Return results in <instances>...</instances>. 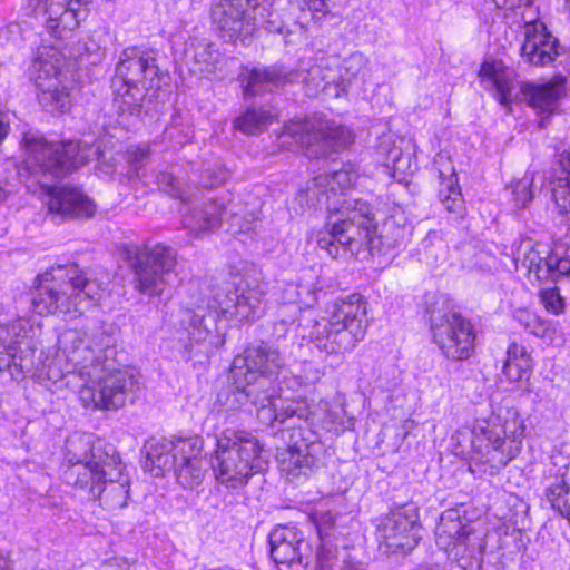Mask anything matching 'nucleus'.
I'll use <instances>...</instances> for the list:
<instances>
[{
    "instance_id": "37",
    "label": "nucleus",
    "mask_w": 570,
    "mask_h": 570,
    "mask_svg": "<svg viewBox=\"0 0 570 570\" xmlns=\"http://www.w3.org/2000/svg\"><path fill=\"white\" fill-rule=\"evenodd\" d=\"M273 121V115L263 109H247L234 121V127L246 134L256 135L264 131Z\"/></svg>"
},
{
    "instance_id": "34",
    "label": "nucleus",
    "mask_w": 570,
    "mask_h": 570,
    "mask_svg": "<svg viewBox=\"0 0 570 570\" xmlns=\"http://www.w3.org/2000/svg\"><path fill=\"white\" fill-rule=\"evenodd\" d=\"M562 91V83L531 85L527 88L525 96L534 109L551 114L556 110Z\"/></svg>"
},
{
    "instance_id": "4",
    "label": "nucleus",
    "mask_w": 570,
    "mask_h": 570,
    "mask_svg": "<svg viewBox=\"0 0 570 570\" xmlns=\"http://www.w3.org/2000/svg\"><path fill=\"white\" fill-rule=\"evenodd\" d=\"M59 343L85 383L79 397L86 407L118 410L138 387L135 376L125 370L110 368L102 361V348L96 337L78 328L66 330Z\"/></svg>"
},
{
    "instance_id": "26",
    "label": "nucleus",
    "mask_w": 570,
    "mask_h": 570,
    "mask_svg": "<svg viewBox=\"0 0 570 570\" xmlns=\"http://www.w3.org/2000/svg\"><path fill=\"white\" fill-rule=\"evenodd\" d=\"M124 470L125 466L120 459L115 468L106 470L107 478H104L98 490H92L91 500H98L104 509L110 511L126 507L129 498V479Z\"/></svg>"
},
{
    "instance_id": "53",
    "label": "nucleus",
    "mask_w": 570,
    "mask_h": 570,
    "mask_svg": "<svg viewBox=\"0 0 570 570\" xmlns=\"http://www.w3.org/2000/svg\"><path fill=\"white\" fill-rule=\"evenodd\" d=\"M8 134V125L0 120V144L6 138Z\"/></svg>"
},
{
    "instance_id": "33",
    "label": "nucleus",
    "mask_w": 570,
    "mask_h": 570,
    "mask_svg": "<svg viewBox=\"0 0 570 570\" xmlns=\"http://www.w3.org/2000/svg\"><path fill=\"white\" fill-rule=\"evenodd\" d=\"M114 104L120 118L138 117L142 106V101L149 89L144 86H128L124 83H115Z\"/></svg>"
},
{
    "instance_id": "38",
    "label": "nucleus",
    "mask_w": 570,
    "mask_h": 570,
    "mask_svg": "<svg viewBox=\"0 0 570 570\" xmlns=\"http://www.w3.org/2000/svg\"><path fill=\"white\" fill-rule=\"evenodd\" d=\"M533 174L527 173L510 185L512 200L517 208H525L533 199Z\"/></svg>"
},
{
    "instance_id": "7",
    "label": "nucleus",
    "mask_w": 570,
    "mask_h": 570,
    "mask_svg": "<svg viewBox=\"0 0 570 570\" xmlns=\"http://www.w3.org/2000/svg\"><path fill=\"white\" fill-rule=\"evenodd\" d=\"M262 446L252 433L225 430L216 439L212 468L216 480L229 489L248 483L263 469Z\"/></svg>"
},
{
    "instance_id": "47",
    "label": "nucleus",
    "mask_w": 570,
    "mask_h": 570,
    "mask_svg": "<svg viewBox=\"0 0 570 570\" xmlns=\"http://www.w3.org/2000/svg\"><path fill=\"white\" fill-rule=\"evenodd\" d=\"M135 564L129 563L126 559L114 558L106 564V570H132Z\"/></svg>"
},
{
    "instance_id": "22",
    "label": "nucleus",
    "mask_w": 570,
    "mask_h": 570,
    "mask_svg": "<svg viewBox=\"0 0 570 570\" xmlns=\"http://www.w3.org/2000/svg\"><path fill=\"white\" fill-rule=\"evenodd\" d=\"M531 239L523 240L515 253V261L520 262L530 276L541 282H557L561 276L570 277V257H560L540 250Z\"/></svg>"
},
{
    "instance_id": "50",
    "label": "nucleus",
    "mask_w": 570,
    "mask_h": 570,
    "mask_svg": "<svg viewBox=\"0 0 570 570\" xmlns=\"http://www.w3.org/2000/svg\"><path fill=\"white\" fill-rule=\"evenodd\" d=\"M0 570H13V562L9 552L0 551Z\"/></svg>"
},
{
    "instance_id": "39",
    "label": "nucleus",
    "mask_w": 570,
    "mask_h": 570,
    "mask_svg": "<svg viewBox=\"0 0 570 570\" xmlns=\"http://www.w3.org/2000/svg\"><path fill=\"white\" fill-rule=\"evenodd\" d=\"M514 320L518 324L523 327L527 332L541 337L544 335L547 327L544 323L535 314L527 311L519 309L515 312Z\"/></svg>"
},
{
    "instance_id": "49",
    "label": "nucleus",
    "mask_w": 570,
    "mask_h": 570,
    "mask_svg": "<svg viewBox=\"0 0 570 570\" xmlns=\"http://www.w3.org/2000/svg\"><path fill=\"white\" fill-rule=\"evenodd\" d=\"M498 8L514 9L522 6H529L530 0H493Z\"/></svg>"
},
{
    "instance_id": "29",
    "label": "nucleus",
    "mask_w": 570,
    "mask_h": 570,
    "mask_svg": "<svg viewBox=\"0 0 570 570\" xmlns=\"http://www.w3.org/2000/svg\"><path fill=\"white\" fill-rule=\"evenodd\" d=\"M183 225L194 234L212 230L219 226L223 219V204L210 200L206 204L187 203L180 208Z\"/></svg>"
},
{
    "instance_id": "12",
    "label": "nucleus",
    "mask_w": 570,
    "mask_h": 570,
    "mask_svg": "<svg viewBox=\"0 0 570 570\" xmlns=\"http://www.w3.org/2000/svg\"><path fill=\"white\" fill-rule=\"evenodd\" d=\"M23 142L28 165L55 178L63 177L83 166L97 154V148L88 144L82 145L76 140L48 142L42 136L33 132L26 134Z\"/></svg>"
},
{
    "instance_id": "15",
    "label": "nucleus",
    "mask_w": 570,
    "mask_h": 570,
    "mask_svg": "<svg viewBox=\"0 0 570 570\" xmlns=\"http://www.w3.org/2000/svg\"><path fill=\"white\" fill-rule=\"evenodd\" d=\"M131 265L135 288L150 296L160 295L173 275L176 253L171 247L157 244L138 252Z\"/></svg>"
},
{
    "instance_id": "36",
    "label": "nucleus",
    "mask_w": 570,
    "mask_h": 570,
    "mask_svg": "<svg viewBox=\"0 0 570 570\" xmlns=\"http://www.w3.org/2000/svg\"><path fill=\"white\" fill-rule=\"evenodd\" d=\"M258 204L250 206L232 202L227 208L223 207V216L228 215V230L232 234L245 233L252 229L258 219Z\"/></svg>"
},
{
    "instance_id": "1",
    "label": "nucleus",
    "mask_w": 570,
    "mask_h": 570,
    "mask_svg": "<svg viewBox=\"0 0 570 570\" xmlns=\"http://www.w3.org/2000/svg\"><path fill=\"white\" fill-rule=\"evenodd\" d=\"M284 366L277 348L266 342L249 345L237 355L232 365L236 387L227 405L237 409L248 400L257 410L258 419L273 425L297 420L288 430L287 444L277 450L279 470L289 482H299L325 466L328 450L311 428L309 410L305 401L283 399L275 377Z\"/></svg>"
},
{
    "instance_id": "45",
    "label": "nucleus",
    "mask_w": 570,
    "mask_h": 570,
    "mask_svg": "<svg viewBox=\"0 0 570 570\" xmlns=\"http://www.w3.org/2000/svg\"><path fill=\"white\" fill-rule=\"evenodd\" d=\"M507 360H511L514 362L523 361H532L530 354L527 352L525 347L519 345L517 343H511L507 350Z\"/></svg>"
},
{
    "instance_id": "19",
    "label": "nucleus",
    "mask_w": 570,
    "mask_h": 570,
    "mask_svg": "<svg viewBox=\"0 0 570 570\" xmlns=\"http://www.w3.org/2000/svg\"><path fill=\"white\" fill-rule=\"evenodd\" d=\"M91 0H37L33 10L42 13L45 28L57 39H67L86 20Z\"/></svg>"
},
{
    "instance_id": "27",
    "label": "nucleus",
    "mask_w": 570,
    "mask_h": 570,
    "mask_svg": "<svg viewBox=\"0 0 570 570\" xmlns=\"http://www.w3.org/2000/svg\"><path fill=\"white\" fill-rule=\"evenodd\" d=\"M481 82L487 89H493L500 105L509 107L517 87L514 70L501 60H485L479 70Z\"/></svg>"
},
{
    "instance_id": "52",
    "label": "nucleus",
    "mask_w": 570,
    "mask_h": 570,
    "mask_svg": "<svg viewBox=\"0 0 570 570\" xmlns=\"http://www.w3.org/2000/svg\"><path fill=\"white\" fill-rule=\"evenodd\" d=\"M340 570H365L362 563H344Z\"/></svg>"
},
{
    "instance_id": "10",
    "label": "nucleus",
    "mask_w": 570,
    "mask_h": 570,
    "mask_svg": "<svg viewBox=\"0 0 570 570\" xmlns=\"http://www.w3.org/2000/svg\"><path fill=\"white\" fill-rule=\"evenodd\" d=\"M202 451L203 440L197 435L163 439L150 443L146 464L160 472L174 470L176 480L183 488L194 489L202 484L206 473Z\"/></svg>"
},
{
    "instance_id": "24",
    "label": "nucleus",
    "mask_w": 570,
    "mask_h": 570,
    "mask_svg": "<svg viewBox=\"0 0 570 570\" xmlns=\"http://www.w3.org/2000/svg\"><path fill=\"white\" fill-rule=\"evenodd\" d=\"M48 196L50 213L62 218H90L96 213L95 203L78 188L53 187L50 188Z\"/></svg>"
},
{
    "instance_id": "21",
    "label": "nucleus",
    "mask_w": 570,
    "mask_h": 570,
    "mask_svg": "<svg viewBox=\"0 0 570 570\" xmlns=\"http://www.w3.org/2000/svg\"><path fill=\"white\" fill-rule=\"evenodd\" d=\"M271 558L278 567L304 570L308 563L309 544L294 527H277L268 537Z\"/></svg>"
},
{
    "instance_id": "43",
    "label": "nucleus",
    "mask_w": 570,
    "mask_h": 570,
    "mask_svg": "<svg viewBox=\"0 0 570 570\" xmlns=\"http://www.w3.org/2000/svg\"><path fill=\"white\" fill-rule=\"evenodd\" d=\"M158 185L163 187L167 193L180 197L184 202L186 199L181 195L178 188V180L169 173H160L157 177Z\"/></svg>"
},
{
    "instance_id": "2",
    "label": "nucleus",
    "mask_w": 570,
    "mask_h": 570,
    "mask_svg": "<svg viewBox=\"0 0 570 570\" xmlns=\"http://www.w3.org/2000/svg\"><path fill=\"white\" fill-rule=\"evenodd\" d=\"M352 184V177L345 170L320 175L308 181L293 200L296 212L325 208L330 213H346L345 218L333 222L330 232L317 236V247L331 258L346 259L373 247L375 215L367 202L345 198V190Z\"/></svg>"
},
{
    "instance_id": "13",
    "label": "nucleus",
    "mask_w": 570,
    "mask_h": 570,
    "mask_svg": "<svg viewBox=\"0 0 570 570\" xmlns=\"http://www.w3.org/2000/svg\"><path fill=\"white\" fill-rule=\"evenodd\" d=\"M66 58L52 46L39 47L28 69L29 78L38 89L40 105L49 112H66L71 100L62 80Z\"/></svg>"
},
{
    "instance_id": "35",
    "label": "nucleus",
    "mask_w": 570,
    "mask_h": 570,
    "mask_svg": "<svg viewBox=\"0 0 570 570\" xmlns=\"http://www.w3.org/2000/svg\"><path fill=\"white\" fill-rule=\"evenodd\" d=\"M544 498L554 511L570 521V478L562 474L550 480L544 489Z\"/></svg>"
},
{
    "instance_id": "14",
    "label": "nucleus",
    "mask_w": 570,
    "mask_h": 570,
    "mask_svg": "<svg viewBox=\"0 0 570 570\" xmlns=\"http://www.w3.org/2000/svg\"><path fill=\"white\" fill-rule=\"evenodd\" d=\"M433 343L450 361L469 360L475 351L476 332L470 320L456 312H449L432 320Z\"/></svg>"
},
{
    "instance_id": "11",
    "label": "nucleus",
    "mask_w": 570,
    "mask_h": 570,
    "mask_svg": "<svg viewBox=\"0 0 570 570\" xmlns=\"http://www.w3.org/2000/svg\"><path fill=\"white\" fill-rule=\"evenodd\" d=\"M67 450L70 465L65 471V480L68 484L85 490L91 500V489L98 490L104 478H107L106 470L119 463V455L111 444L98 441L90 446V442L81 438L70 439Z\"/></svg>"
},
{
    "instance_id": "51",
    "label": "nucleus",
    "mask_w": 570,
    "mask_h": 570,
    "mask_svg": "<svg viewBox=\"0 0 570 570\" xmlns=\"http://www.w3.org/2000/svg\"><path fill=\"white\" fill-rule=\"evenodd\" d=\"M560 163L566 170L570 171V148L561 154Z\"/></svg>"
},
{
    "instance_id": "30",
    "label": "nucleus",
    "mask_w": 570,
    "mask_h": 570,
    "mask_svg": "<svg viewBox=\"0 0 570 570\" xmlns=\"http://www.w3.org/2000/svg\"><path fill=\"white\" fill-rule=\"evenodd\" d=\"M331 61L335 70L333 96L337 98L346 94L352 83L365 75L367 59L363 53L356 51L351 53L341 63L336 59Z\"/></svg>"
},
{
    "instance_id": "54",
    "label": "nucleus",
    "mask_w": 570,
    "mask_h": 570,
    "mask_svg": "<svg viewBox=\"0 0 570 570\" xmlns=\"http://www.w3.org/2000/svg\"><path fill=\"white\" fill-rule=\"evenodd\" d=\"M413 425H414V421H412V420H407L404 422V429H410Z\"/></svg>"
},
{
    "instance_id": "56",
    "label": "nucleus",
    "mask_w": 570,
    "mask_h": 570,
    "mask_svg": "<svg viewBox=\"0 0 570 570\" xmlns=\"http://www.w3.org/2000/svg\"><path fill=\"white\" fill-rule=\"evenodd\" d=\"M566 4H567V7L569 9V20H570V0H566Z\"/></svg>"
},
{
    "instance_id": "42",
    "label": "nucleus",
    "mask_w": 570,
    "mask_h": 570,
    "mask_svg": "<svg viewBox=\"0 0 570 570\" xmlns=\"http://www.w3.org/2000/svg\"><path fill=\"white\" fill-rule=\"evenodd\" d=\"M541 302L544 305L546 309L553 313L559 314L563 311V299L560 296L557 288H549L541 291Z\"/></svg>"
},
{
    "instance_id": "44",
    "label": "nucleus",
    "mask_w": 570,
    "mask_h": 570,
    "mask_svg": "<svg viewBox=\"0 0 570 570\" xmlns=\"http://www.w3.org/2000/svg\"><path fill=\"white\" fill-rule=\"evenodd\" d=\"M336 560V553L331 548H327L325 543H322L317 552V570H330L333 562Z\"/></svg>"
},
{
    "instance_id": "5",
    "label": "nucleus",
    "mask_w": 570,
    "mask_h": 570,
    "mask_svg": "<svg viewBox=\"0 0 570 570\" xmlns=\"http://www.w3.org/2000/svg\"><path fill=\"white\" fill-rule=\"evenodd\" d=\"M264 296L259 286L224 284L206 305L199 304L186 313L184 323L189 340L196 343L207 341L217 330L219 317L237 322L255 321L264 312Z\"/></svg>"
},
{
    "instance_id": "25",
    "label": "nucleus",
    "mask_w": 570,
    "mask_h": 570,
    "mask_svg": "<svg viewBox=\"0 0 570 570\" xmlns=\"http://www.w3.org/2000/svg\"><path fill=\"white\" fill-rule=\"evenodd\" d=\"M465 513V508L459 507L441 514L435 529L436 544L440 548L453 551L466 544L474 530Z\"/></svg>"
},
{
    "instance_id": "9",
    "label": "nucleus",
    "mask_w": 570,
    "mask_h": 570,
    "mask_svg": "<svg viewBox=\"0 0 570 570\" xmlns=\"http://www.w3.org/2000/svg\"><path fill=\"white\" fill-rule=\"evenodd\" d=\"M210 18L220 36L229 41L246 38L258 28L282 29L281 17L268 0H213Z\"/></svg>"
},
{
    "instance_id": "32",
    "label": "nucleus",
    "mask_w": 570,
    "mask_h": 570,
    "mask_svg": "<svg viewBox=\"0 0 570 570\" xmlns=\"http://www.w3.org/2000/svg\"><path fill=\"white\" fill-rule=\"evenodd\" d=\"M214 47V43L206 38L190 40L186 49V56L193 61L194 72L202 75L215 72L217 65L220 62V55Z\"/></svg>"
},
{
    "instance_id": "18",
    "label": "nucleus",
    "mask_w": 570,
    "mask_h": 570,
    "mask_svg": "<svg viewBox=\"0 0 570 570\" xmlns=\"http://www.w3.org/2000/svg\"><path fill=\"white\" fill-rule=\"evenodd\" d=\"M419 513L413 503L392 510L377 525V538L386 552L405 553L415 548L419 540Z\"/></svg>"
},
{
    "instance_id": "41",
    "label": "nucleus",
    "mask_w": 570,
    "mask_h": 570,
    "mask_svg": "<svg viewBox=\"0 0 570 570\" xmlns=\"http://www.w3.org/2000/svg\"><path fill=\"white\" fill-rule=\"evenodd\" d=\"M554 203L563 214H570V178L560 179L552 189Z\"/></svg>"
},
{
    "instance_id": "48",
    "label": "nucleus",
    "mask_w": 570,
    "mask_h": 570,
    "mask_svg": "<svg viewBox=\"0 0 570 570\" xmlns=\"http://www.w3.org/2000/svg\"><path fill=\"white\" fill-rule=\"evenodd\" d=\"M285 293L286 294L284 296V299L287 301L286 303L298 304L297 301L301 297L299 285L295 283H289L287 285V288L285 289Z\"/></svg>"
},
{
    "instance_id": "55",
    "label": "nucleus",
    "mask_w": 570,
    "mask_h": 570,
    "mask_svg": "<svg viewBox=\"0 0 570 570\" xmlns=\"http://www.w3.org/2000/svg\"><path fill=\"white\" fill-rule=\"evenodd\" d=\"M138 151H139V155H140V157H141V158H144V157H146V156H147L146 150H144V149H139Z\"/></svg>"
},
{
    "instance_id": "28",
    "label": "nucleus",
    "mask_w": 570,
    "mask_h": 570,
    "mask_svg": "<svg viewBox=\"0 0 570 570\" xmlns=\"http://www.w3.org/2000/svg\"><path fill=\"white\" fill-rule=\"evenodd\" d=\"M434 165L439 171L440 178V202L449 213L462 217L465 207L452 163L446 155L440 153L434 159Z\"/></svg>"
},
{
    "instance_id": "40",
    "label": "nucleus",
    "mask_w": 570,
    "mask_h": 570,
    "mask_svg": "<svg viewBox=\"0 0 570 570\" xmlns=\"http://www.w3.org/2000/svg\"><path fill=\"white\" fill-rule=\"evenodd\" d=\"M532 367V361L514 362L505 360L503 365V374L510 382H519L524 377H528Z\"/></svg>"
},
{
    "instance_id": "3",
    "label": "nucleus",
    "mask_w": 570,
    "mask_h": 570,
    "mask_svg": "<svg viewBox=\"0 0 570 570\" xmlns=\"http://www.w3.org/2000/svg\"><path fill=\"white\" fill-rule=\"evenodd\" d=\"M299 315V304L283 303L267 327L269 335L281 340L294 331L296 337L308 340L331 355L354 350L364 340L368 326L367 302L357 293L336 301L327 321L307 320L305 324H296Z\"/></svg>"
},
{
    "instance_id": "31",
    "label": "nucleus",
    "mask_w": 570,
    "mask_h": 570,
    "mask_svg": "<svg viewBox=\"0 0 570 570\" xmlns=\"http://www.w3.org/2000/svg\"><path fill=\"white\" fill-rule=\"evenodd\" d=\"M376 153L383 166L392 171L394 178L402 179L413 171L410 155L403 154L391 135H384L380 138Z\"/></svg>"
},
{
    "instance_id": "17",
    "label": "nucleus",
    "mask_w": 570,
    "mask_h": 570,
    "mask_svg": "<svg viewBox=\"0 0 570 570\" xmlns=\"http://www.w3.org/2000/svg\"><path fill=\"white\" fill-rule=\"evenodd\" d=\"M284 135L295 139L297 144L309 151V156H325L346 147L353 141L352 132L344 126L328 121H295L286 126Z\"/></svg>"
},
{
    "instance_id": "8",
    "label": "nucleus",
    "mask_w": 570,
    "mask_h": 570,
    "mask_svg": "<svg viewBox=\"0 0 570 570\" xmlns=\"http://www.w3.org/2000/svg\"><path fill=\"white\" fill-rule=\"evenodd\" d=\"M100 298V285L89 279L77 266L67 269L60 283H40L32 294V306L39 315L82 314Z\"/></svg>"
},
{
    "instance_id": "23",
    "label": "nucleus",
    "mask_w": 570,
    "mask_h": 570,
    "mask_svg": "<svg viewBox=\"0 0 570 570\" xmlns=\"http://www.w3.org/2000/svg\"><path fill=\"white\" fill-rule=\"evenodd\" d=\"M520 55L529 65L546 66L558 56V40L542 23L527 24Z\"/></svg>"
},
{
    "instance_id": "46",
    "label": "nucleus",
    "mask_w": 570,
    "mask_h": 570,
    "mask_svg": "<svg viewBox=\"0 0 570 570\" xmlns=\"http://www.w3.org/2000/svg\"><path fill=\"white\" fill-rule=\"evenodd\" d=\"M311 12L325 14L335 4V0H303Z\"/></svg>"
},
{
    "instance_id": "16",
    "label": "nucleus",
    "mask_w": 570,
    "mask_h": 570,
    "mask_svg": "<svg viewBox=\"0 0 570 570\" xmlns=\"http://www.w3.org/2000/svg\"><path fill=\"white\" fill-rule=\"evenodd\" d=\"M487 450V461L500 469L512 461L521 451L524 425L517 413L502 420L500 416L481 426Z\"/></svg>"
},
{
    "instance_id": "6",
    "label": "nucleus",
    "mask_w": 570,
    "mask_h": 570,
    "mask_svg": "<svg viewBox=\"0 0 570 570\" xmlns=\"http://www.w3.org/2000/svg\"><path fill=\"white\" fill-rule=\"evenodd\" d=\"M239 78L246 96L273 91L285 85L299 81L304 85L307 96H317L320 92L333 96L335 70L331 59H322L320 62L301 61L297 69H288L283 65L246 68Z\"/></svg>"
},
{
    "instance_id": "20",
    "label": "nucleus",
    "mask_w": 570,
    "mask_h": 570,
    "mask_svg": "<svg viewBox=\"0 0 570 570\" xmlns=\"http://www.w3.org/2000/svg\"><path fill=\"white\" fill-rule=\"evenodd\" d=\"M158 71L156 60L150 52L130 47L120 53L114 82L155 89L160 87Z\"/></svg>"
}]
</instances>
